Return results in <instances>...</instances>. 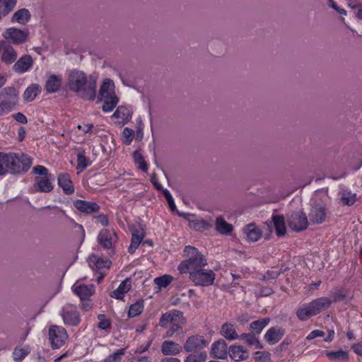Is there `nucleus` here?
<instances>
[{"mask_svg":"<svg viewBox=\"0 0 362 362\" xmlns=\"http://www.w3.org/2000/svg\"><path fill=\"white\" fill-rule=\"evenodd\" d=\"M94 218L95 219V223H100L102 226H107L109 223L108 218L105 214H100Z\"/></svg>","mask_w":362,"mask_h":362,"instance_id":"58","label":"nucleus"},{"mask_svg":"<svg viewBox=\"0 0 362 362\" xmlns=\"http://www.w3.org/2000/svg\"><path fill=\"white\" fill-rule=\"evenodd\" d=\"M90 267L93 269H108L111 265V262L107 259L100 258L95 255H91L88 259Z\"/></svg>","mask_w":362,"mask_h":362,"instance_id":"23","label":"nucleus"},{"mask_svg":"<svg viewBox=\"0 0 362 362\" xmlns=\"http://www.w3.org/2000/svg\"><path fill=\"white\" fill-rule=\"evenodd\" d=\"M296 315L301 321H306L309 318L315 315V313L310 303H305L299 307L296 310Z\"/></svg>","mask_w":362,"mask_h":362,"instance_id":"26","label":"nucleus"},{"mask_svg":"<svg viewBox=\"0 0 362 362\" xmlns=\"http://www.w3.org/2000/svg\"><path fill=\"white\" fill-rule=\"evenodd\" d=\"M327 358L334 362H346L349 361V353L342 350L337 351H326Z\"/></svg>","mask_w":362,"mask_h":362,"instance_id":"34","label":"nucleus"},{"mask_svg":"<svg viewBox=\"0 0 362 362\" xmlns=\"http://www.w3.org/2000/svg\"><path fill=\"white\" fill-rule=\"evenodd\" d=\"M61 316L64 324L69 326H78L81 322L78 312L69 305L63 308Z\"/></svg>","mask_w":362,"mask_h":362,"instance_id":"10","label":"nucleus"},{"mask_svg":"<svg viewBox=\"0 0 362 362\" xmlns=\"http://www.w3.org/2000/svg\"><path fill=\"white\" fill-rule=\"evenodd\" d=\"M269 322L270 319L269 317H264L255 320L250 323V329L252 333L255 334H259Z\"/></svg>","mask_w":362,"mask_h":362,"instance_id":"36","label":"nucleus"},{"mask_svg":"<svg viewBox=\"0 0 362 362\" xmlns=\"http://www.w3.org/2000/svg\"><path fill=\"white\" fill-rule=\"evenodd\" d=\"M189 226L193 229L200 231L207 230L211 227V224L204 220H195L189 223Z\"/></svg>","mask_w":362,"mask_h":362,"instance_id":"46","label":"nucleus"},{"mask_svg":"<svg viewBox=\"0 0 362 362\" xmlns=\"http://www.w3.org/2000/svg\"><path fill=\"white\" fill-rule=\"evenodd\" d=\"M327 209L325 206L320 204H314L310 211L309 218L315 224H320L325 221Z\"/></svg>","mask_w":362,"mask_h":362,"instance_id":"11","label":"nucleus"},{"mask_svg":"<svg viewBox=\"0 0 362 362\" xmlns=\"http://www.w3.org/2000/svg\"><path fill=\"white\" fill-rule=\"evenodd\" d=\"M182 329V327L176 323L172 325L170 329L166 332V337H171L175 332H177Z\"/></svg>","mask_w":362,"mask_h":362,"instance_id":"54","label":"nucleus"},{"mask_svg":"<svg viewBox=\"0 0 362 362\" xmlns=\"http://www.w3.org/2000/svg\"><path fill=\"white\" fill-rule=\"evenodd\" d=\"M33 64V60L31 56L24 55V72L28 71Z\"/></svg>","mask_w":362,"mask_h":362,"instance_id":"60","label":"nucleus"},{"mask_svg":"<svg viewBox=\"0 0 362 362\" xmlns=\"http://www.w3.org/2000/svg\"><path fill=\"white\" fill-rule=\"evenodd\" d=\"M98 320H100L98 327L100 329H107L111 325L110 321L106 319L105 315L103 314H100L98 316Z\"/></svg>","mask_w":362,"mask_h":362,"instance_id":"51","label":"nucleus"},{"mask_svg":"<svg viewBox=\"0 0 362 362\" xmlns=\"http://www.w3.org/2000/svg\"><path fill=\"white\" fill-rule=\"evenodd\" d=\"M144 309V305L142 302H136L132 304L129 309L128 316L133 317L139 315L141 313Z\"/></svg>","mask_w":362,"mask_h":362,"instance_id":"47","label":"nucleus"},{"mask_svg":"<svg viewBox=\"0 0 362 362\" xmlns=\"http://www.w3.org/2000/svg\"><path fill=\"white\" fill-rule=\"evenodd\" d=\"M52 175L51 174L44 177L35 178V187L37 191L48 193L52 191L54 185L52 183Z\"/></svg>","mask_w":362,"mask_h":362,"instance_id":"15","label":"nucleus"},{"mask_svg":"<svg viewBox=\"0 0 362 362\" xmlns=\"http://www.w3.org/2000/svg\"><path fill=\"white\" fill-rule=\"evenodd\" d=\"M115 84L111 79H105L101 84L98 95V99L100 98L107 97V95L114 94Z\"/></svg>","mask_w":362,"mask_h":362,"instance_id":"31","label":"nucleus"},{"mask_svg":"<svg viewBox=\"0 0 362 362\" xmlns=\"http://www.w3.org/2000/svg\"><path fill=\"white\" fill-rule=\"evenodd\" d=\"M134 138V131L128 127H125L122 132V141L126 145L130 144Z\"/></svg>","mask_w":362,"mask_h":362,"instance_id":"49","label":"nucleus"},{"mask_svg":"<svg viewBox=\"0 0 362 362\" xmlns=\"http://www.w3.org/2000/svg\"><path fill=\"white\" fill-rule=\"evenodd\" d=\"M88 77V76L82 71L77 69L70 71L67 78V86L69 89L76 93Z\"/></svg>","mask_w":362,"mask_h":362,"instance_id":"8","label":"nucleus"},{"mask_svg":"<svg viewBox=\"0 0 362 362\" xmlns=\"http://www.w3.org/2000/svg\"><path fill=\"white\" fill-rule=\"evenodd\" d=\"M20 170V159L14 153H0V175L16 173Z\"/></svg>","mask_w":362,"mask_h":362,"instance_id":"3","label":"nucleus"},{"mask_svg":"<svg viewBox=\"0 0 362 362\" xmlns=\"http://www.w3.org/2000/svg\"><path fill=\"white\" fill-rule=\"evenodd\" d=\"M228 354V345L223 339H219L212 344L210 351L212 357L225 359L227 358Z\"/></svg>","mask_w":362,"mask_h":362,"instance_id":"12","label":"nucleus"},{"mask_svg":"<svg viewBox=\"0 0 362 362\" xmlns=\"http://www.w3.org/2000/svg\"><path fill=\"white\" fill-rule=\"evenodd\" d=\"M41 88L38 84H32L24 91V100L28 101L33 100L40 93Z\"/></svg>","mask_w":362,"mask_h":362,"instance_id":"40","label":"nucleus"},{"mask_svg":"<svg viewBox=\"0 0 362 362\" xmlns=\"http://www.w3.org/2000/svg\"><path fill=\"white\" fill-rule=\"evenodd\" d=\"M351 349L353 351L358 355H362V344H354L351 346Z\"/></svg>","mask_w":362,"mask_h":362,"instance_id":"64","label":"nucleus"},{"mask_svg":"<svg viewBox=\"0 0 362 362\" xmlns=\"http://www.w3.org/2000/svg\"><path fill=\"white\" fill-rule=\"evenodd\" d=\"M133 156L135 163L138 165L139 168L144 172H146L148 170V166L140 151H135L133 153Z\"/></svg>","mask_w":362,"mask_h":362,"instance_id":"45","label":"nucleus"},{"mask_svg":"<svg viewBox=\"0 0 362 362\" xmlns=\"http://www.w3.org/2000/svg\"><path fill=\"white\" fill-rule=\"evenodd\" d=\"M310 305L315 313V315L324 310L327 309L332 304L330 298L321 297L311 301Z\"/></svg>","mask_w":362,"mask_h":362,"instance_id":"24","label":"nucleus"},{"mask_svg":"<svg viewBox=\"0 0 362 362\" xmlns=\"http://www.w3.org/2000/svg\"><path fill=\"white\" fill-rule=\"evenodd\" d=\"M173 281V276L170 275H163L160 277H157L154 279L155 284L159 288H165L167 287Z\"/></svg>","mask_w":362,"mask_h":362,"instance_id":"48","label":"nucleus"},{"mask_svg":"<svg viewBox=\"0 0 362 362\" xmlns=\"http://www.w3.org/2000/svg\"><path fill=\"white\" fill-rule=\"evenodd\" d=\"M17 0H0V11L3 16H6L16 6Z\"/></svg>","mask_w":362,"mask_h":362,"instance_id":"41","label":"nucleus"},{"mask_svg":"<svg viewBox=\"0 0 362 362\" xmlns=\"http://www.w3.org/2000/svg\"><path fill=\"white\" fill-rule=\"evenodd\" d=\"M13 69L16 72L23 73V57H20L14 64Z\"/></svg>","mask_w":362,"mask_h":362,"instance_id":"62","label":"nucleus"},{"mask_svg":"<svg viewBox=\"0 0 362 362\" xmlns=\"http://www.w3.org/2000/svg\"><path fill=\"white\" fill-rule=\"evenodd\" d=\"M207 358V354L206 351H201L194 354H189L185 362H205Z\"/></svg>","mask_w":362,"mask_h":362,"instance_id":"43","label":"nucleus"},{"mask_svg":"<svg viewBox=\"0 0 362 362\" xmlns=\"http://www.w3.org/2000/svg\"><path fill=\"white\" fill-rule=\"evenodd\" d=\"M49 339L52 349L62 347L68 339V334L65 328L59 325H51L49 328Z\"/></svg>","mask_w":362,"mask_h":362,"instance_id":"5","label":"nucleus"},{"mask_svg":"<svg viewBox=\"0 0 362 362\" xmlns=\"http://www.w3.org/2000/svg\"><path fill=\"white\" fill-rule=\"evenodd\" d=\"M184 252L187 259L182 261L178 266L180 273L190 274L191 272L201 269L207 265L206 259L196 247L186 246Z\"/></svg>","mask_w":362,"mask_h":362,"instance_id":"1","label":"nucleus"},{"mask_svg":"<svg viewBox=\"0 0 362 362\" xmlns=\"http://www.w3.org/2000/svg\"><path fill=\"white\" fill-rule=\"evenodd\" d=\"M272 219L275 227L276 235L278 236H282L285 235L286 228L285 226L284 217L279 215H273Z\"/></svg>","mask_w":362,"mask_h":362,"instance_id":"32","label":"nucleus"},{"mask_svg":"<svg viewBox=\"0 0 362 362\" xmlns=\"http://www.w3.org/2000/svg\"><path fill=\"white\" fill-rule=\"evenodd\" d=\"M325 334L323 331L315 329L312 331L307 337V340H312L316 337H325Z\"/></svg>","mask_w":362,"mask_h":362,"instance_id":"55","label":"nucleus"},{"mask_svg":"<svg viewBox=\"0 0 362 362\" xmlns=\"http://www.w3.org/2000/svg\"><path fill=\"white\" fill-rule=\"evenodd\" d=\"M0 57L1 60L6 64L13 63L17 58V53L6 40H0Z\"/></svg>","mask_w":362,"mask_h":362,"instance_id":"9","label":"nucleus"},{"mask_svg":"<svg viewBox=\"0 0 362 362\" xmlns=\"http://www.w3.org/2000/svg\"><path fill=\"white\" fill-rule=\"evenodd\" d=\"M90 165V161L85 156L84 151L77 154V169L84 170Z\"/></svg>","mask_w":362,"mask_h":362,"instance_id":"44","label":"nucleus"},{"mask_svg":"<svg viewBox=\"0 0 362 362\" xmlns=\"http://www.w3.org/2000/svg\"><path fill=\"white\" fill-rule=\"evenodd\" d=\"M255 335L254 333H243L238 338L245 341L249 346H253L255 349H261L260 342Z\"/></svg>","mask_w":362,"mask_h":362,"instance_id":"38","label":"nucleus"},{"mask_svg":"<svg viewBox=\"0 0 362 362\" xmlns=\"http://www.w3.org/2000/svg\"><path fill=\"white\" fill-rule=\"evenodd\" d=\"M216 230L222 235H229L233 230V226L227 223L222 217L218 216L216 220Z\"/></svg>","mask_w":362,"mask_h":362,"instance_id":"30","label":"nucleus"},{"mask_svg":"<svg viewBox=\"0 0 362 362\" xmlns=\"http://www.w3.org/2000/svg\"><path fill=\"white\" fill-rule=\"evenodd\" d=\"M221 334L230 341L237 339L239 337L234 325L228 322H226L222 325Z\"/></svg>","mask_w":362,"mask_h":362,"instance_id":"27","label":"nucleus"},{"mask_svg":"<svg viewBox=\"0 0 362 362\" xmlns=\"http://www.w3.org/2000/svg\"><path fill=\"white\" fill-rule=\"evenodd\" d=\"M182 313L181 311L173 310L163 314L159 320V325L163 327H166L168 325L173 322L175 317H179Z\"/></svg>","mask_w":362,"mask_h":362,"instance_id":"33","label":"nucleus"},{"mask_svg":"<svg viewBox=\"0 0 362 362\" xmlns=\"http://www.w3.org/2000/svg\"><path fill=\"white\" fill-rule=\"evenodd\" d=\"M57 182L65 194L70 195L74 192V187L69 174L59 173L57 177Z\"/></svg>","mask_w":362,"mask_h":362,"instance_id":"17","label":"nucleus"},{"mask_svg":"<svg viewBox=\"0 0 362 362\" xmlns=\"http://www.w3.org/2000/svg\"><path fill=\"white\" fill-rule=\"evenodd\" d=\"M247 240L251 242L257 241L262 236L261 230L253 223H250L244 228Z\"/></svg>","mask_w":362,"mask_h":362,"instance_id":"29","label":"nucleus"},{"mask_svg":"<svg viewBox=\"0 0 362 362\" xmlns=\"http://www.w3.org/2000/svg\"><path fill=\"white\" fill-rule=\"evenodd\" d=\"M329 6L337 11L339 13L346 15V11L344 8H339L333 0H329Z\"/></svg>","mask_w":362,"mask_h":362,"instance_id":"63","label":"nucleus"},{"mask_svg":"<svg viewBox=\"0 0 362 362\" xmlns=\"http://www.w3.org/2000/svg\"><path fill=\"white\" fill-rule=\"evenodd\" d=\"M33 172L34 174L42 175V177L48 175V170L42 165L35 166L33 168Z\"/></svg>","mask_w":362,"mask_h":362,"instance_id":"53","label":"nucleus"},{"mask_svg":"<svg viewBox=\"0 0 362 362\" xmlns=\"http://www.w3.org/2000/svg\"><path fill=\"white\" fill-rule=\"evenodd\" d=\"M72 288L74 293L77 295L82 301L88 300L95 292V288L93 285H77V283H76Z\"/></svg>","mask_w":362,"mask_h":362,"instance_id":"16","label":"nucleus"},{"mask_svg":"<svg viewBox=\"0 0 362 362\" xmlns=\"http://www.w3.org/2000/svg\"><path fill=\"white\" fill-rule=\"evenodd\" d=\"M346 290L344 288H334L330 291V300L332 303L344 300L346 298Z\"/></svg>","mask_w":362,"mask_h":362,"instance_id":"39","label":"nucleus"},{"mask_svg":"<svg viewBox=\"0 0 362 362\" xmlns=\"http://www.w3.org/2000/svg\"><path fill=\"white\" fill-rule=\"evenodd\" d=\"M73 205L79 211L84 214H93L98 212L100 206L95 202H87L81 199H76L73 202Z\"/></svg>","mask_w":362,"mask_h":362,"instance_id":"13","label":"nucleus"},{"mask_svg":"<svg viewBox=\"0 0 362 362\" xmlns=\"http://www.w3.org/2000/svg\"><path fill=\"white\" fill-rule=\"evenodd\" d=\"M124 354V349H119L114 354L107 356L105 362H119L121 361L122 356Z\"/></svg>","mask_w":362,"mask_h":362,"instance_id":"50","label":"nucleus"},{"mask_svg":"<svg viewBox=\"0 0 362 362\" xmlns=\"http://www.w3.org/2000/svg\"><path fill=\"white\" fill-rule=\"evenodd\" d=\"M181 346L173 341H164L161 345V352L165 356L177 355L181 352Z\"/></svg>","mask_w":362,"mask_h":362,"instance_id":"22","label":"nucleus"},{"mask_svg":"<svg viewBox=\"0 0 362 362\" xmlns=\"http://www.w3.org/2000/svg\"><path fill=\"white\" fill-rule=\"evenodd\" d=\"M228 354L235 361H240L248 358L249 354L243 346L231 345L228 348Z\"/></svg>","mask_w":362,"mask_h":362,"instance_id":"19","label":"nucleus"},{"mask_svg":"<svg viewBox=\"0 0 362 362\" xmlns=\"http://www.w3.org/2000/svg\"><path fill=\"white\" fill-rule=\"evenodd\" d=\"M112 117L119 119V123L124 124L132 118V112L124 106H119L112 115Z\"/></svg>","mask_w":362,"mask_h":362,"instance_id":"35","label":"nucleus"},{"mask_svg":"<svg viewBox=\"0 0 362 362\" xmlns=\"http://www.w3.org/2000/svg\"><path fill=\"white\" fill-rule=\"evenodd\" d=\"M14 106V103L10 101H2L0 103V115L9 112L12 110Z\"/></svg>","mask_w":362,"mask_h":362,"instance_id":"52","label":"nucleus"},{"mask_svg":"<svg viewBox=\"0 0 362 362\" xmlns=\"http://www.w3.org/2000/svg\"><path fill=\"white\" fill-rule=\"evenodd\" d=\"M209 341L202 335L194 334L187 338L183 344L184 350L187 353H197L206 347Z\"/></svg>","mask_w":362,"mask_h":362,"instance_id":"6","label":"nucleus"},{"mask_svg":"<svg viewBox=\"0 0 362 362\" xmlns=\"http://www.w3.org/2000/svg\"><path fill=\"white\" fill-rule=\"evenodd\" d=\"M131 288V281L129 279L124 280L118 286V288L110 293L112 298L118 300H122L124 294L127 293Z\"/></svg>","mask_w":362,"mask_h":362,"instance_id":"25","label":"nucleus"},{"mask_svg":"<svg viewBox=\"0 0 362 362\" xmlns=\"http://www.w3.org/2000/svg\"><path fill=\"white\" fill-rule=\"evenodd\" d=\"M3 37L6 41H11L15 45H19L23 42V31L15 28H8L4 33Z\"/></svg>","mask_w":362,"mask_h":362,"instance_id":"20","label":"nucleus"},{"mask_svg":"<svg viewBox=\"0 0 362 362\" xmlns=\"http://www.w3.org/2000/svg\"><path fill=\"white\" fill-rule=\"evenodd\" d=\"M13 360L16 362H21L23 359V348L16 347L13 352Z\"/></svg>","mask_w":362,"mask_h":362,"instance_id":"56","label":"nucleus"},{"mask_svg":"<svg viewBox=\"0 0 362 362\" xmlns=\"http://www.w3.org/2000/svg\"><path fill=\"white\" fill-rule=\"evenodd\" d=\"M62 82V76L61 75L51 74L47 80L45 84V90L49 93L57 92Z\"/></svg>","mask_w":362,"mask_h":362,"instance_id":"21","label":"nucleus"},{"mask_svg":"<svg viewBox=\"0 0 362 362\" xmlns=\"http://www.w3.org/2000/svg\"><path fill=\"white\" fill-rule=\"evenodd\" d=\"M144 238V233L140 232L138 230H134L132 233V237L131 240V245L128 248L129 253H134L136 249L139 247L141 242Z\"/></svg>","mask_w":362,"mask_h":362,"instance_id":"37","label":"nucleus"},{"mask_svg":"<svg viewBox=\"0 0 362 362\" xmlns=\"http://www.w3.org/2000/svg\"><path fill=\"white\" fill-rule=\"evenodd\" d=\"M340 199H341V202L344 205L351 206L356 202V194L352 193L351 192L343 191L341 193Z\"/></svg>","mask_w":362,"mask_h":362,"instance_id":"42","label":"nucleus"},{"mask_svg":"<svg viewBox=\"0 0 362 362\" xmlns=\"http://www.w3.org/2000/svg\"><path fill=\"white\" fill-rule=\"evenodd\" d=\"M288 226L294 231L304 230L308 226L306 214L303 211L291 213L287 218Z\"/></svg>","mask_w":362,"mask_h":362,"instance_id":"7","label":"nucleus"},{"mask_svg":"<svg viewBox=\"0 0 362 362\" xmlns=\"http://www.w3.org/2000/svg\"><path fill=\"white\" fill-rule=\"evenodd\" d=\"M285 334V329L279 327L269 328L264 334V339L269 344L278 343Z\"/></svg>","mask_w":362,"mask_h":362,"instance_id":"14","label":"nucleus"},{"mask_svg":"<svg viewBox=\"0 0 362 362\" xmlns=\"http://www.w3.org/2000/svg\"><path fill=\"white\" fill-rule=\"evenodd\" d=\"M113 237L116 238L114 232H110L107 229H103L98 234V241L103 248L110 249L113 244Z\"/></svg>","mask_w":362,"mask_h":362,"instance_id":"18","label":"nucleus"},{"mask_svg":"<svg viewBox=\"0 0 362 362\" xmlns=\"http://www.w3.org/2000/svg\"><path fill=\"white\" fill-rule=\"evenodd\" d=\"M278 276H279V274L276 272V271H270L269 270V271H267L263 275L262 279L264 281H269V280L276 279Z\"/></svg>","mask_w":362,"mask_h":362,"instance_id":"57","label":"nucleus"},{"mask_svg":"<svg viewBox=\"0 0 362 362\" xmlns=\"http://www.w3.org/2000/svg\"><path fill=\"white\" fill-rule=\"evenodd\" d=\"M98 101H103V105L102 109L104 112H111L114 110V108L117 106L118 103V98L114 94H111L107 95V97H103L98 99Z\"/></svg>","mask_w":362,"mask_h":362,"instance_id":"28","label":"nucleus"},{"mask_svg":"<svg viewBox=\"0 0 362 362\" xmlns=\"http://www.w3.org/2000/svg\"><path fill=\"white\" fill-rule=\"evenodd\" d=\"M272 293H274V291L271 287H262L259 293V296L267 297L271 296Z\"/></svg>","mask_w":362,"mask_h":362,"instance_id":"59","label":"nucleus"},{"mask_svg":"<svg viewBox=\"0 0 362 362\" xmlns=\"http://www.w3.org/2000/svg\"><path fill=\"white\" fill-rule=\"evenodd\" d=\"M97 78L89 76L75 93L76 95L85 100H94L96 98Z\"/></svg>","mask_w":362,"mask_h":362,"instance_id":"2","label":"nucleus"},{"mask_svg":"<svg viewBox=\"0 0 362 362\" xmlns=\"http://www.w3.org/2000/svg\"><path fill=\"white\" fill-rule=\"evenodd\" d=\"M21 20H23V9H19L13 15L11 21L21 23Z\"/></svg>","mask_w":362,"mask_h":362,"instance_id":"61","label":"nucleus"},{"mask_svg":"<svg viewBox=\"0 0 362 362\" xmlns=\"http://www.w3.org/2000/svg\"><path fill=\"white\" fill-rule=\"evenodd\" d=\"M189 278L195 286H209L214 284L216 274L211 269L202 268L191 272Z\"/></svg>","mask_w":362,"mask_h":362,"instance_id":"4","label":"nucleus"}]
</instances>
